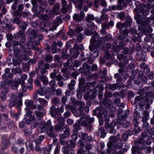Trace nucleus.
Returning a JSON list of instances; mask_svg holds the SVG:
<instances>
[{
  "label": "nucleus",
  "instance_id": "17",
  "mask_svg": "<svg viewBox=\"0 0 154 154\" xmlns=\"http://www.w3.org/2000/svg\"><path fill=\"white\" fill-rule=\"evenodd\" d=\"M33 103L32 100H27L25 101V103L27 107L35 109L36 108V106L33 104Z\"/></svg>",
  "mask_w": 154,
  "mask_h": 154
},
{
  "label": "nucleus",
  "instance_id": "13",
  "mask_svg": "<svg viewBox=\"0 0 154 154\" xmlns=\"http://www.w3.org/2000/svg\"><path fill=\"white\" fill-rule=\"evenodd\" d=\"M54 131V127L52 126H50L48 128L47 133L48 134V135L50 137L55 138L56 137L57 134H55Z\"/></svg>",
  "mask_w": 154,
  "mask_h": 154
},
{
  "label": "nucleus",
  "instance_id": "58",
  "mask_svg": "<svg viewBox=\"0 0 154 154\" xmlns=\"http://www.w3.org/2000/svg\"><path fill=\"white\" fill-rule=\"evenodd\" d=\"M45 137L44 135H41L39 136L38 138H36L35 140V142L36 144H40L41 141L44 139Z\"/></svg>",
  "mask_w": 154,
  "mask_h": 154
},
{
  "label": "nucleus",
  "instance_id": "48",
  "mask_svg": "<svg viewBox=\"0 0 154 154\" xmlns=\"http://www.w3.org/2000/svg\"><path fill=\"white\" fill-rule=\"evenodd\" d=\"M42 149L44 152L43 154H50L49 152L51 149V146H49L47 147H44Z\"/></svg>",
  "mask_w": 154,
  "mask_h": 154
},
{
  "label": "nucleus",
  "instance_id": "54",
  "mask_svg": "<svg viewBox=\"0 0 154 154\" xmlns=\"http://www.w3.org/2000/svg\"><path fill=\"white\" fill-rule=\"evenodd\" d=\"M20 17H14V19L12 20V22L13 23H16L18 25L21 23V21L20 19Z\"/></svg>",
  "mask_w": 154,
  "mask_h": 154
},
{
  "label": "nucleus",
  "instance_id": "14",
  "mask_svg": "<svg viewBox=\"0 0 154 154\" xmlns=\"http://www.w3.org/2000/svg\"><path fill=\"white\" fill-rule=\"evenodd\" d=\"M120 134H117L115 137L111 136L110 137V142L112 143V142H121L122 140L120 139Z\"/></svg>",
  "mask_w": 154,
  "mask_h": 154
},
{
  "label": "nucleus",
  "instance_id": "43",
  "mask_svg": "<svg viewBox=\"0 0 154 154\" xmlns=\"http://www.w3.org/2000/svg\"><path fill=\"white\" fill-rule=\"evenodd\" d=\"M94 121V119L93 117H90L89 115L86 116L85 118V122H88V123L91 124Z\"/></svg>",
  "mask_w": 154,
  "mask_h": 154
},
{
  "label": "nucleus",
  "instance_id": "47",
  "mask_svg": "<svg viewBox=\"0 0 154 154\" xmlns=\"http://www.w3.org/2000/svg\"><path fill=\"white\" fill-rule=\"evenodd\" d=\"M114 78L116 79V82L118 83L120 82L122 79L121 75L119 73H116L114 74Z\"/></svg>",
  "mask_w": 154,
  "mask_h": 154
},
{
  "label": "nucleus",
  "instance_id": "24",
  "mask_svg": "<svg viewBox=\"0 0 154 154\" xmlns=\"http://www.w3.org/2000/svg\"><path fill=\"white\" fill-rule=\"evenodd\" d=\"M20 49H19V48L14 47V51L15 57L17 59L20 58L21 59V56L20 54Z\"/></svg>",
  "mask_w": 154,
  "mask_h": 154
},
{
  "label": "nucleus",
  "instance_id": "16",
  "mask_svg": "<svg viewBox=\"0 0 154 154\" xmlns=\"http://www.w3.org/2000/svg\"><path fill=\"white\" fill-rule=\"evenodd\" d=\"M144 140L142 138H140L135 140L134 143L136 147H140L144 143Z\"/></svg>",
  "mask_w": 154,
  "mask_h": 154
},
{
  "label": "nucleus",
  "instance_id": "21",
  "mask_svg": "<svg viewBox=\"0 0 154 154\" xmlns=\"http://www.w3.org/2000/svg\"><path fill=\"white\" fill-rule=\"evenodd\" d=\"M79 87L82 91H85V87L83 85L85 83V81L83 78L79 79Z\"/></svg>",
  "mask_w": 154,
  "mask_h": 154
},
{
  "label": "nucleus",
  "instance_id": "41",
  "mask_svg": "<svg viewBox=\"0 0 154 154\" xmlns=\"http://www.w3.org/2000/svg\"><path fill=\"white\" fill-rule=\"evenodd\" d=\"M140 148L141 149H143V150H146L145 151V152L146 153L148 152H150L151 151V147L150 146L147 147L145 145L144 143L141 146Z\"/></svg>",
  "mask_w": 154,
  "mask_h": 154
},
{
  "label": "nucleus",
  "instance_id": "23",
  "mask_svg": "<svg viewBox=\"0 0 154 154\" xmlns=\"http://www.w3.org/2000/svg\"><path fill=\"white\" fill-rule=\"evenodd\" d=\"M119 86L118 84L116 83L111 84H109L107 85V87L110 90L112 91H114L115 90L117 89Z\"/></svg>",
  "mask_w": 154,
  "mask_h": 154
},
{
  "label": "nucleus",
  "instance_id": "4",
  "mask_svg": "<svg viewBox=\"0 0 154 154\" xmlns=\"http://www.w3.org/2000/svg\"><path fill=\"white\" fill-rule=\"evenodd\" d=\"M103 37H100L99 34L96 32H94V34L90 40V44H95L99 46L101 45Z\"/></svg>",
  "mask_w": 154,
  "mask_h": 154
},
{
  "label": "nucleus",
  "instance_id": "26",
  "mask_svg": "<svg viewBox=\"0 0 154 154\" xmlns=\"http://www.w3.org/2000/svg\"><path fill=\"white\" fill-rule=\"evenodd\" d=\"M58 44V42H57L55 41H54L52 45L51 52L53 54H55L57 52V47Z\"/></svg>",
  "mask_w": 154,
  "mask_h": 154
},
{
  "label": "nucleus",
  "instance_id": "2",
  "mask_svg": "<svg viewBox=\"0 0 154 154\" xmlns=\"http://www.w3.org/2000/svg\"><path fill=\"white\" fill-rule=\"evenodd\" d=\"M74 105L76 106H79L78 108V111L79 113H76L75 116L76 117L80 116L81 119H83L84 118L85 115L83 111L85 110L86 112L88 113L89 112V109L88 107L85 106V102L83 101H79L75 100L73 102Z\"/></svg>",
  "mask_w": 154,
  "mask_h": 154
},
{
  "label": "nucleus",
  "instance_id": "61",
  "mask_svg": "<svg viewBox=\"0 0 154 154\" xmlns=\"http://www.w3.org/2000/svg\"><path fill=\"white\" fill-rule=\"evenodd\" d=\"M86 152L84 148H81L78 150L77 154H89V151L88 153H86Z\"/></svg>",
  "mask_w": 154,
  "mask_h": 154
},
{
  "label": "nucleus",
  "instance_id": "33",
  "mask_svg": "<svg viewBox=\"0 0 154 154\" xmlns=\"http://www.w3.org/2000/svg\"><path fill=\"white\" fill-rule=\"evenodd\" d=\"M48 127L44 122H43L40 125L39 127V129H41L40 132H43L46 131Z\"/></svg>",
  "mask_w": 154,
  "mask_h": 154
},
{
  "label": "nucleus",
  "instance_id": "32",
  "mask_svg": "<svg viewBox=\"0 0 154 154\" xmlns=\"http://www.w3.org/2000/svg\"><path fill=\"white\" fill-rule=\"evenodd\" d=\"M103 103L105 105H107L108 106H110L112 104V102L110 99L105 97L103 100Z\"/></svg>",
  "mask_w": 154,
  "mask_h": 154
},
{
  "label": "nucleus",
  "instance_id": "35",
  "mask_svg": "<svg viewBox=\"0 0 154 154\" xmlns=\"http://www.w3.org/2000/svg\"><path fill=\"white\" fill-rule=\"evenodd\" d=\"M79 54V52L78 51H76L74 53V54L72 55L70 59H68L67 61L68 65H69V63H70V62H72V60L74 59L75 58H77Z\"/></svg>",
  "mask_w": 154,
  "mask_h": 154
},
{
  "label": "nucleus",
  "instance_id": "27",
  "mask_svg": "<svg viewBox=\"0 0 154 154\" xmlns=\"http://www.w3.org/2000/svg\"><path fill=\"white\" fill-rule=\"evenodd\" d=\"M75 142L71 140L67 141L66 143V146L68 148H73L75 147Z\"/></svg>",
  "mask_w": 154,
  "mask_h": 154
},
{
  "label": "nucleus",
  "instance_id": "49",
  "mask_svg": "<svg viewBox=\"0 0 154 154\" xmlns=\"http://www.w3.org/2000/svg\"><path fill=\"white\" fill-rule=\"evenodd\" d=\"M106 10H104V8L103 9V10L101 11V13L102 14L100 17V18L103 21L108 20V17L106 14L104 13V12Z\"/></svg>",
  "mask_w": 154,
  "mask_h": 154
},
{
  "label": "nucleus",
  "instance_id": "20",
  "mask_svg": "<svg viewBox=\"0 0 154 154\" xmlns=\"http://www.w3.org/2000/svg\"><path fill=\"white\" fill-rule=\"evenodd\" d=\"M100 47V46L95 44H91L89 46V48L91 51H95L98 50V48Z\"/></svg>",
  "mask_w": 154,
  "mask_h": 154
},
{
  "label": "nucleus",
  "instance_id": "36",
  "mask_svg": "<svg viewBox=\"0 0 154 154\" xmlns=\"http://www.w3.org/2000/svg\"><path fill=\"white\" fill-rule=\"evenodd\" d=\"M88 134L87 133L83 132H80L79 133V136L80 138L84 141H85L88 137Z\"/></svg>",
  "mask_w": 154,
  "mask_h": 154
},
{
  "label": "nucleus",
  "instance_id": "15",
  "mask_svg": "<svg viewBox=\"0 0 154 154\" xmlns=\"http://www.w3.org/2000/svg\"><path fill=\"white\" fill-rule=\"evenodd\" d=\"M49 85L51 86V89L52 90L53 93L56 92V95H58V91L56 90L57 85L55 84V81L54 80H52L49 83Z\"/></svg>",
  "mask_w": 154,
  "mask_h": 154
},
{
  "label": "nucleus",
  "instance_id": "3",
  "mask_svg": "<svg viewBox=\"0 0 154 154\" xmlns=\"http://www.w3.org/2000/svg\"><path fill=\"white\" fill-rule=\"evenodd\" d=\"M10 103L9 106L10 108L15 106L19 110H20V106L22 105V102L20 99L18 100H17L16 97L14 94H12L10 99Z\"/></svg>",
  "mask_w": 154,
  "mask_h": 154
},
{
  "label": "nucleus",
  "instance_id": "55",
  "mask_svg": "<svg viewBox=\"0 0 154 154\" xmlns=\"http://www.w3.org/2000/svg\"><path fill=\"white\" fill-rule=\"evenodd\" d=\"M134 19L136 20V22L137 23L141 24L143 21V20L142 18H140V17L139 15H136L134 17Z\"/></svg>",
  "mask_w": 154,
  "mask_h": 154
},
{
  "label": "nucleus",
  "instance_id": "18",
  "mask_svg": "<svg viewBox=\"0 0 154 154\" xmlns=\"http://www.w3.org/2000/svg\"><path fill=\"white\" fill-rule=\"evenodd\" d=\"M12 83H9V85H11V88L13 89L17 90L18 88L20 82L17 81V79H15L14 82L12 81Z\"/></svg>",
  "mask_w": 154,
  "mask_h": 154
},
{
  "label": "nucleus",
  "instance_id": "9",
  "mask_svg": "<svg viewBox=\"0 0 154 154\" xmlns=\"http://www.w3.org/2000/svg\"><path fill=\"white\" fill-rule=\"evenodd\" d=\"M81 125L85 128V130L88 132H90L93 129V125L91 124L88 123L85 121H82L80 123Z\"/></svg>",
  "mask_w": 154,
  "mask_h": 154
},
{
  "label": "nucleus",
  "instance_id": "62",
  "mask_svg": "<svg viewBox=\"0 0 154 154\" xmlns=\"http://www.w3.org/2000/svg\"><path fill=\"white\" fill-rule=\"evenodd\" d=\"M44 59L46 62H49L52 60L53 57L50 55L46 54L45 55Z\"/></svg>",
  "mask_w": 154,
  "mask_h": 154
},
{
  "label": "nucleus",
  "instance_id": "37",
  "mask_svg": "<svg viewBox=\"0 0 154 154\" xmlns=\"http://www.w3.org/2000/svg\"><path fill=\"white\" fill-rule=\"evenodd\" d=\"M130 113V112L128 110H126L125 111L124 114L122 115L120 117H119L118 119H126L128 118Z\"/></svg>",
  "mask_w": 154,
  "mask_h": 154
},
{
  "label": "nucleus",
  "instance_id": "19",
  "mask_svg": "<svg viewBox=\"0 0 154 154\" xmlns=\"http://www.w3.org/2000/svg\"><path fill=\"white\" fill-rule=\"evenodd\" d=\"M50 109V113L52 117H54L57 114L58 108H56L54 106H52Z\"/></svg>",
  "mask_w": 154,
  "mask_h": 154
},
{
  "label": "nucleus",
  "instance_id": "30",
  "mask_svg": "<svg viewBox=\"0 0 154 154\" xmlns=\"http://www.w3.org/2000/svg\"><path fill=\"white\" fill-rule=\"evenodd\" d=\"M27 46L29 48L31 49L35 50H38V47L35 44L34 42L28 43L27 44Z\"/></svg>",
  "mask_w": 154,
  "mask_h": 154
},
{
  "label": "nucleus",
  "instance_id": "56",
  "mask_svg": "<svg viewBox=\"0 0 154 154\" xmlns=\"http://www.w3.org/2000/svg\"><path fill=\"white\" fill-rule=\"evenodd\" d=\"M10 113L11 116L13 118H15L17 120L18 119L20 115L19 113H15L13 111H11Z\"/></svg>",
  "mask_w": 154,
  "mask_h": 154
},
{
  "label": "nucleus",
  "instance_id": "53",
  "mask_svg": "<svg viewBox=\"0 0 154 154\" xmlns=\"http://www.w3.org/2000/svg\"><path fill=\"white\" fill-rule=\"evenodd\" d=\"M61 52L62 57L63 59H66L67 58L68 55L66 54L67 51L66 49H62Z\"/></svg>",
  "mask_w": 154,
  "mask_h": 154
},
{
  "label": "nucleus",
  "instance_id": "50",
  "mask_svg": "<svg viewBox=\"0 0 154 154\" xmlns=\"http://www.w3.org/2000/svg\"><path fill=\"white\" fill-rule=\"evenodd\" d=\"M33 79L31 78H30L28 80V82L26 83V85L29 90H31L32 86V82Z\"/></svg>",
  "mask_w": 154,
  "mask_h": 154
},
{
  "label": "nucleus",
  "instance_id": "38",
  "mask_svg": "<svg viewBox=\"0 0 154 154\" xmlns=\"http://www.w3.org/2000/svg\"><path fill=\"white\" fill-rule=\"evenodd\" d=\"M22 60H24L22 58V55H21V59L20 58L17 59H14L13 61L14 66H20L21 63V61Z\"/></svg>",
  "mask_w": 154,
  "mask_h": 154
},
{
  "label": "nucleus",
  "instance_id": "60",
  "mask_svg": "<svg viewBox=\"0 0 154 154\" xmlns=\"http://www.w3.org/2000/svg\"><path fill=\"white\" fill-rule=\"evenodd\" d=\"M27 75L25 74H24L22 75V76L20 79H17V81L18 82H19L20 83H21L22 81H23L24 82V80H26L27 78Z\"/></svg>",
  "mask_w": 154,
  "mask_h": 154
},
{
  "label": "nucleus",
  "instance_id": "45",
  "mask_svg": "<svg viewBox=\"0 0 154 154\" xmlns=\"http://www.w3.org/2000/svg\"><path fill=\"white\" fill-rule=\"evenodd\" d=\"M75 81L72 79L71 80L70 83L68 85L69 88L70 90H73L74 88L75 85Z\"/></svg>",
  "mask_w": 154,
  "mask_h": 154
},
{
  "label": "nucleus",
  "instance_id": "6",
  "mask_svg": "<svg viewBox=\"0 0 154 154\" xmlns=\"http://www.w3.org/2000/svg\"><path fill=\"white\" fill-rule=\"evenodd\" d=\"M138 29L139 31L146 35L151 33L152 31V29L149 24L140 25L139 26Z\"/></svg>",
  "mask_w": 154,
  "mask_h": 154
},
{
  "label": "nucleus",
  "instance_id": "10",
  "mask_svg": "<svg viewBox=\"0 0 154 154\" xmlns=\"http://www.w3.org/2000/svg\"><path fill=\"white\" fill-rule=\"evenodd\" d=\"M38 68H36L35 69L36 72L38 73V69H42L44 68H49V65L48 63L45 64L43 60H40L38 62Z\"/></svg>",
  "mask_w": 154,
  "mask_h": 154
},
{
  "label": "nucleus",
  "instance_id": "34",
  "mask_svg": "<svg viewBox=\"0 0 154 154\" xmlns=\"http://www.w3.org/2000/svg\"><path fill=\"white\" fill-rule=\"evenodd\" d=\"M95 18L94 15L91 14H88L85 17V20L87 22H91L95 20Z\"/></svg>",
  "mask_w": 154,
  "mask_h": 154
},
{
  "label": "nucleus",
  "instance_id": "59",
  "mask_svg": "<svg viewBox=\"0 0 154 154\" xmlns=\"http://www.w3.org/2000/svg\"><path fill=\"white\" fill-rule=\"evenodd\" d=\"M116 125V122H115L112 121L110 124L106 125L105 127L106 128H114Z\"/></svg>",
  "mask_w": 154,
  "mask_h": 154
},
{
  "label": "nucleus",
  "instance_id": "39",
  "mask_svg": "<svg viewBox=\"0 0 154 154\" xmlns=\"http://www.w3.org/2000/svg\"><path fill=\"white\" fill-rule=\"evenodd\" d=\"M83 66L85 69V70L88 72L91 73L92 72L91 67L89 66L87 63H84L83 64Z\"/></svg>",
  "mask_w": 154,
  "mask_h": 154
},
{
  "label": "nucleus",
  "instance_id": "28",
  "mask_svg": "<svg viewBox=\"0 0 154 154\" xmlns=\"http://www.w3.org/2000/svg\"><path fill=\"white\" fill-rule=\"evenodd\" d=\"M74 104L73 102V104ZM76 106L75 105H67L66 106V107L69 109V110L71 111L73 113H76L77 112V108Z\"/></svg>",
  "mask_w": 154,
  "mask_h": 154
},
{
  "label": "nucleus",
  "instance_id": "1",
  "mask_svg": "<svg viewBox=\"0 0 154 154\" xmlns=\"http://www.w3.org/2000/svg\"><path fill=\"white\" fill-rule=\"evenodd\" d=\"M20 37V46L21 47L20 49L21 51V54L22 55V58L24 60L27 61L29 59L28 54H29V51L28 49L25 47L26 45L25 43L26 39L24 31L20 30L18 32L14 35V38L16 40L18 39Z\"/></svg>",
  "mask_w": 154,
  "mask_h": 154
},
{
  "label": "nucleus",
  "instance_id": "42",
  "mask_svg": "<svg viewBox=\"0 0 154 154\" xmlns=\"http://www.w3.org/2000/svg\"><path fill=\"white\" fill-rule=\"evenodd\" d=\"M89 0H78L79 3L77 5V7L79 9H81L83 5V2L85 3H88Z\"/></svg>",
  "mask_w": 154,
  "mask_h": 154
},
{
  "label": "nucleus",
  "instance_id": "51",
  "mask_svg": "<svg viewBox=\"0 0 154 154\" xmlns=\"http://www.w3.org/2000/svg\"><path fill=\"white\" fill-rule=\"evenodd\" d=\"M142 20H143V21L142 23V25H146V24H149V23L151 22V18H142Z\"/></svg>",
  "mask_w": 154,
  "mask_h": 154
},
{
  "label": "nucleus",
  "instance_id": "63",
  "mask_svg": "<svg viewBox=\"0 0 154 154\" xmlns=\"http://www.w3.org/2000/svg\"><path fill=\"white\" fill-rule=\"evenodd\" d=\"M104 57L107 60H110L111 58V55L109 53V51L107 50L105 51Z\"/></svg>",
  "mask_w": 154,
  "mask_h": 154
},
{
  "label": "nucleus",
  "instance_id": "64",
  "mask_svg": "<svg viewBox=\"0 0 154 154\" xmlns=\"http://www.w3.org/2000/svg\"><path fill=\"white\" fill-rule=\"evenodd\" d=\"M21 72V70L20 68H14L12 69V73L13 74L15 75L17 73H20Z\"/></svg>",
  "mask_w": 154,
  "mask_h": 154
},
{
  "label": "nucleus",
  "instance_id": "44",
  "mask_svg": "<svg viewBox=\"0 0 154 154\" xmlns=\"http://www.w3.org/2000/svg\"><path fill=\"white\" fill-rule=\"evenodd\" d=\"M108 149L107 150V152L108 153L110 154L112 150H113L115 149L112 147V143L111 142H109L107 144Z\"/></svg>",
  "mask_w": 154,
  "mask_h": 154
},
{
  "label": "nucleus",
  "instance_id": "5",
  "mask_svg": "<svg viewBox=\"0 0 154 154\" xmlns=\"http://www.w3.org/2000/svg\"><path fill=\"white\" fill-rule=\"evenodd\" d=\"M0 88L3 95L1 96L2 100V101H4L6 98V95L8 91V85L6 84L5 82H2L0 86Z\"/></svg>",
  "mask_w": 154,
  "mask_h": 154
},
{
  "label": "nucleus",
  "instance_id": "40",
  "mask_svg": "<svg viewBox=\"0 0 154 154\" xmlns=\"http://www.w3.org/2000/svg\"><path fill=\"white\" fill-rule=\"evenodd\" d=\"M66 137V136H65L63 134H60V140L61 145H64L66 143L65 140Z\"/></svg>",
  "mask_w": 154,
  "mask_h": 154
},
{
  "label": "nucleus",
  "instance_id": "25",
  "mask_svg": "<svg viewBox=\"0 0 154 154\" xmlns=\"http://www.w3.org/2000/svg\"><path fill=\"white\" fill-rule=\"evenodd\" d=\"M116 27L121 32L123 30V29L126 28L125 23H122L119 22H118L116 24Z\"/></svg>",
  "mask_w": 154,
  "mask_h": 154
},
{
  "label": "nucleus",
  "instance_id": "52",
  "mask_svg": "<svg viewBox=\"0 0 154 154\" xmlns=\"http://www.w3.org/2000/svg\"><path fill=\"white\" fill-rule=\"evenodd\" d=\"M40 79L44 85H46L48 84V81L46 77L41 75L40 77Z\"/></svg>",
  "mask_w": 154,
  "mask_h": 154
},
{
  "label": "nucleus",
  "instance_id": "11",
  "mask_svg": "<svg viewBox=\"0 0 154 154\" xmlns=\"http://www.w3.org/2000/svg\"><path fill=\"white\" fill-rule=\"evenodd\" d=\"M123 9L122 7V6L120 5H118L117 4V5H113L112 6H109V8L106 9L104 8V10H106V11H111L116 10H122Z\"/></svg>",
  "mask_w": 154,
  "mask_h": 154
},
{
  "label": "nucleus",
  "instance_id": "22",
  "mask_svg": "<svg viewBox=\"0 0 154 154\" xmlns=\"http://www.w3.org/2000/svg\"><path fill=\"white\" fill-rule=\"evenodd\" d=\"M45 114V110H43L42 111L38 110L35 111V115L38 118H42Z\"/></svg>",
  "mask_w": 154,
  "mask_h": 154
},
{
  "label": "nucleus",
  "instance_id": "7",
  "mask_svg": "<svg viewBox=\"0 0 154 154\" xmlns=\"http://www.w3.org/2000/svg\"><path fill=\"white\" fill-rule=\"evenodd\" d=\"M135 4L137 6L140 5V13L142 14V15L145 17L148 14L149 11L145 9V6L144 4L142 5L140 4V2H136Z\"/></svg>",
  "mask_w": 154,
  "mask_h": 154
},
{
  "label": "nucleus",
  "instance_id": "57",
  "mask_svg": "<svg viewBox=\"0 0 154 154\" xmlns=\"http://www.w3.org/2000/svg\"><path fill=\"white\" fill-rule=\"evenodd\" d=\"M38 100L39 103L42 105L45 106L47 104V101L43 98H38Z\"/></svg>",
  "mask_w": 154,
  "mask_h": 154
},
{
  "label": "nucleus",
  "instance_id": "31",
  "mask_svg": "<svg viewBox=\"0 0 154 154\" xmlns=\"http://www.w3.org/2000/svg\"><path fill=\"white\" fill-rule=\"evenodd\" d=\"M73 19L77 22H81L83 20L79 14L75 13L72 17Z\"/></svg>",
  "mask_w": 154,
  "mask_h": 154
},
{
  "label": "nucleus",
  "instance_id": "29",
  "mask_svg": "<svg viewBox=\"0 0 154 154\" xmlns=\"http://www.w3.org/2000/svg\"><path fill=\"white\" fill-rule=\"evenodd\" d=\"M145 100L146 103L145 106V108L146 109H148L150 107V105L152 103L153 101L151 99L147 97H145Z\"/></svg>",
  "mask_w": 154,
  "mask_h": 154
},
{
  "label": "nucleus",
  "instance_id": "12",
  "mask_svg": "<svg viewBox=\"0 0 154 154\" xmlns=\"http://www.w3.org/2000/svg\"><path fill=\"white\" fill-rule=\"evenodd\" d=\"M64 118L62 117H60L58 118V131L64 128Z\"/></svg>",
  "mask_w": 154,
  "mask_h": 154
},
{
  "label": "nucleus",
  "instance_id": "8",
  "mask_svg": "<svg viewBox=\"0 0 154 154\" xmlns=\"http://www.w3.org/2000/svg\"><path fill=\"white\" fill-rule=\"evenodd\" d=\"M117 123L123 128H128L131 125V123L125 121V119H118Z\"/></svg>",
  "mask_w": 154,
  "mask_h": 154
},
{
  "label": "nucleus",
  "instance_id": "46",
  "mask_svg": "<svg viewBox=\"0 0 154 154\" xmlns=\"http://www.w3.org/2000/svg\"><path fill=\"white\" fill-rule=\"evenodd\" d=\"M118 143H114L113 144L112 143V147L115 149L118 148H121L122 147L123 144L121 143V142H119Z\"/></svg>",
  "mask_w": 154,
  "mask_h": 154
}]
</instances>
